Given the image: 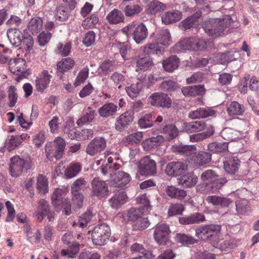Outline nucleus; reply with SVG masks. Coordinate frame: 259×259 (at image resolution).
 Here are the masks:
<instances>
[{"mask_svg": "<svg viewBox=\"0 0 259 259\" xmlns=\"http://www.w3.org/2000/svg\"><path fill=\"white\" fill-rule=\"evenodd\" d=\"M230 16L226 15L222 19H211L206 21L203 25L205 32L209 35L218 37L224 34L231 23Z\"/></svg>", "mask_w": 259, "mask_h": 259, "instance_id": "1", "label": "nucleus"}, {"mask_svg": "<svg viewBox=\"0 0 259 259\" xmlns=\"http://www.w3.org/2000/svg\"><path fill=\"white\" fill-rule=\"evenodd\" d=\"M9 171L12 177L17 178L21 175L23 170L30 169L32 166V160L29 157L25 158L15 156L11 158Z\"/></svg>", "mask_w": 259, "mask_h": 259, "instance_id": "2", "label": "nucleus"}, {"mask_svg": "<svg viewBox=\"0 0 259 259\" xmlns=\"http://www.w3.org/2000/svg\"><path fill=\"white\" fill-rule=\"evenodd\" d=\"M127 217L131 222L134 230H144L150 225L148 218L144 217L139 209L130 208L127 211Z\"/></svg>", "mask_w": 259, "mask_h": 259, "instance_id": "3", "label": "nucleus"}, {"mask_svg": "<svg viewBox=\"0 0 259 259\" xmlns=\"http://www.w3.org/2000/svg\"><path fill=\"white\" fill-rule=\"evenodd\" d=\"M110 234V229L107 224L103 223L96 226L92 233L93 243L97 245H105L109 240Z\"/></svg>", "mask_w": 259, "mask_h": 259, "instance_id": "4", "label": "nucleus"}, {"mask_svg": "<svg viewBox=\"0 0 259 259\" xmlns=\"http://www.w3.org/2000/svg\"><path fill=\"white\" fill-rule=\"evenodd\" d=\"M9 67L10 71L18 75L16 80L20 82L21 79L27 76L26 60L23 58H12L9 61Z\"/></svg>", "mask_w": 259, "mask_h": 259, "instance_id": "5", "label": "nucleus"}, {"mask_svg": "<svg viewBox=\"0 0 259 259\" xmlns=\"http://www.w3.org/2000/svg\"><path fill=\"white\" fill-rule=\"evenodd\" d=\"M148 101L151 106L163 109L170 108L172 103L168 95L162 92L152 93L148 97Z\"/></svg>", "mask_w": 259, "mask_h": 259, "instance_id": "6", "label": "nucleus"}, {"mask_svg": "<svg viewBox=\"0 0 259 259\" xmlns=\"http://www.w3.org/2000/svg\"><path fill=\"white\" fill-rule=\"evenodd\" d=\"M91 193L93 197L101 199L107 197L109 194L108 184L99 178H95L91 181Z\"/></svg>", "mask_w": 259, "mask_h": 259, "instance_id": "7", "label": "nucleus"}, {"mask_svg": "<svg viewBox=\"0 0 259 259\" xmlns=\"http://www.w3.org/2000/svg\"><path fill=\"white\" fill-rule=\"evenodd\" d=\"M139 171L142 176H154L157 172L156 163L150 156H146L139 161Z\"/></svg>", "mask_w": 259, "mask_h": 259, "instance_id": "8", "label": "nucleus"}, {"mask_svg": "<svg viewBox=\"0 0 259 259\" xmlns=\"http://www.w3.org/2000/svg\"><path fill=\"white\" fill-rule=\"evenodd\" d=\"M124 32L132 31V36L135 42L138 44H142L148 36V30L146 26L143 24L137 25H129L123 28Z\"/></svg>", "mask_w": 259, "mask_h": 259, "instance_id": "9", "label": "nucleus"}, {"mask_svg": "<svg viewBox=\"0 0 259 259\" xmlns=\"http://www.w3.org/2000/svg\"><path fill=\"white\" fill-rule=\"evenodd\" d=\"M169 233L170 230L167 225H157L154 228L153 233L154 240L160 245H166L169 240Z\"/></svg>", "mask_w": 259, "mask_h": 259, "instance_id": "10", "label": "nucleus"}, {"mask_svg": "<svg viewBox=\"0 0 259 259\" xmlns=\"http://www.w3.org/2000/svg\"><path fill=\"white\" fill-rule=\"evenodd\" d=\"M188 169V165L182 161H174L168 163L165 172L168 176L177 177L182 175Z\"/></svg>", "mask_w": 259, "mask_h": 259, "instance_id": "11", "label": "nucleus"}, {"mask_svg": "<svg viewBox=\"0 0 259 259\" xmlns=\"http://www.w3.org/2000/svg\"><path fill=\"white\" fill-rule=\"evenodd\" d=\"M104 163L101 167V171L104 176H109L110 177L119 168L120 165L117 163V159L115 155L105 158Z\"/></svg>", "mask_w": 259, "mask_h": 259, "instance_id": "12", "label": "nucleus"}, {"mask_svg": "<svg viewBox=\"0 0 259 259\" xmlns=\"http://www.w3.org/2000/svg\"><path fill=\"white\" fill-rule=\"evenodd\" d=\"M221 229L219 225L211 224L198 228L195 230L196 235L199 238L206 240L219 233Z\"/></svg>", "mask_w": 259, "mask_h": 259, "instance_id": "13", "label": "nucleus"}, {"mask_svg": "<svg viewBox=\"0 0 259 259\" xmlns=\"http://www.w3.org/2000/svg\"><path fill=\"white\" fill-rule=\"evenodd\" d=\"M106 147V141L103 137H96L92 140L86 148V152L94 156L103 151Z\"/></svg>", "mask_w": 259, "mask_h": 259, "instance_id": "14", "label": "nucleus"}, {"mask_svg": "<svg viewBox=\"0 0 259 259\" xmlns=\"http://www.w3.org/2000/svg\"><path fill=\"white\" fill-rule=\"evenodd\" d=\"M134 118V113L128 111L121 114L116 118L115 123V128L117 131H122L127 128L132 123Z\"/></svg>", "mask_w": 259, "mask_h": 259, "instance_id": "15", "label": "nucleus"}, {"mask_svg": "<svg viewBox=\"0 0 259 259\" xmlns=\"http://www.w3.org/2000/svg\"><path fill=\"white\" fill-rule=\"evenodd\" d=\"M113 186L115 187L122 188L126 185L131 181V177L128 173L122 171H115L110 177Z\"/></svg>", "mask_w": 259, "mask_h": 259, "instance_id": "16", "label": "nucleus"}, {"mask_svg": "<svg viewBox=\"0 0 259 259\" xmlns=\"http://www.w3.org/2000/svg\"><path fill=\"white\" fill-rule=\"evenodd\" d=\"M7 36L10 44L14 48L19 47L22 44L23 38L22 32L16 28H10L8 29Z\"/></svg>", "mask_w": 259, "mask_h": 259, "instance_id": "17", "label": "nucleus"}, {"mask_svg": "<svg viewBox=\"0 0 259 259\" xmlns=\"http://www.w3.org/2000/svg\"><path fill=\"white\" fill-rule=\"evenodd\" d=\"M206 202L215 207H226L233 203V201L227 197L217 195L208 196L206 198Z\"/></svg>", "mask_w": 259, "mask_h": 259, "instance_id": "18", "label": "nucleus"}, {"mask_svg": "<svg viewBox=\"0 0 259 259\" xmlns=\"http://www.w3.org/2000/svg\"><path fill=\"white\" fill-rule=\"evenodd\" d=\"M182 17V12L174 10L168 11L163 13L161 15L162 22L165 24H170L180 21Z\"/></svg>", "mask_w": 259, "mask_h": 259, "instance_id": "19", "label": "nucleus"}, {"mask_svg": "<svg viewBox=\"0 0 259 259\" xmlns=\"http://www.w3.org/2000/svg\"><path fill=\"white\" fill-rule=\"evenodd\" d=\"M126 195L122 189L115 192L114 195L109 200L110 206L115 209L121 207L126 201Z\"/></svg>", "mask_w": 259, "mask_h": 259, "instance_id": "20", "label": "nucleus"}, {"mask_svg": "<svg viewBox=\"0 0 259 259\" xmlns=\"http://www.w3.org/2000/svg\"><path fill=\"white\" fill-rule=\"evenodd\" d=\"M177 181L179 185L183 187L191 188L196 184L198 178L193 172H191L181 176Z\"/></svg>", "mask_w": 259, "mask_h": 259, "instance_id": "21", "label": "nucleus"}, {"mask_svg": "<svg viewBox=\"0 0 259 259\" xmlns=\"http://www.w3.org/2000/svg\"><path fill=\"white\" fill-rule=\"evenodd\" d=\"M49 84V72L47 70H43L36 77L35 81L36 90L42 93L47 88Z\"/></svg>", "mask_w": 259, "mask_h": 259, "instance_id": "22", "label": "nucleus"}, {"mask_svg": "<svg viewBox=\"0 0 259 259\" xmlns=\"http://www.w3.org/2000/svg\"><path fill=\"white\" fill-rule=\"evenodd\" d=\"M117 111V106L113 103L104 104L98 110L99 115L103 118H108L114 115Z\"/></svg>", "mask_w": 259, "mask_h": 259, "instance_id": "23", "label": "nucleus"}, {"mask_svg": "<svg viewBox=\"0 0 259 259\" xmlns=\"http://www.w3.org/2000/svg\"><path fill=\"white\" fill-rule=\"evenodd\" d=\"M215 113V111L210 108H202L190 111L188 114V117L192 119L204 118L213 116Z\"/></svg>", "mask_w": 259, "mask_h": 259, "instance_id": "24", "label": "nucleus"}, {"mask_svg": "<svg viewBox=\"0 0 259 259\" xmlns=\"http://www.w3.org/2000/svg\"><path fill=\"white\" fill-rule=\"evenodd\" d=\"M223 163L225 171L231 174L236 172L240 165L239 160L233 157L227 158Z\"/></svg>", "mask_w": 259, "mask_h": 259, "instance_id": "25", "label": "nucleus"}, {"mask_svg": "<svg viewBox=\"0 0 259 259\" xmlns=\"http://www.w3.org/2000/svg\"><path fill=\"white\" fill-rule=\"evenodd\" d=\"M205 221L204 215L200 213H194L187 217L179 218V222L182 225H190Z\"/></svg>", "mask_w": 259, "mask_h": 259, "instance_id": "26", "label": "nucleus"}, {"mask_svg": "<svg viewBox=\"0 0 259 259\" xmlns=\"http://www.w3.org/2000/svg\"><path fill=\"white\" fill-rule=\"evenodd\" d=\"M211 160V155L207 152H194L193 155L194 162L198 166L208 163Z\"/></svg>", "mask_w": 259, "mask_h": 259, "instance_id": "27", "label": "nucleus"}, {"mask_svg": "<svg viewBox=\"0 0 259 259\" xmlns=\"http://www.w3.org/2000/svg\"><path fill=\"white\" fill-rule=\"evenodd\" d=\"M167 6L162 3L154 0L150 3L146 9V12L148 14L155 15L161 11L166 10Z\"/></svg>", "mask_w": 259, "mask_h": 259, "instance_id": "28", "label": "nucleus"}, {"mask_svg": "<svg viewBox=\"0 0 259 259\" xmlns=\"http://www.w3.org/2000/svg\"><path fill=\"white\" fill-rule=\"evenodd\" d=\"M202 12L197 11L195 14L188 17L185 20L181 22L180 27L183 30L190 29L197 24V20L201 16Z\"/></svg>", "mask_w": 259, "mask_h": 259, "instance_id": "29", "label": "nucleus"}, {"mask_svg": "<svg viewBox=\"0 0 259 259\" xmlns=\"http://www.w3.org/2000/svg\"><path fill=\"white\" fill-rule=\"evenodd\" d=\"M206 127L205 122L196 121L185 123V130L188 133H197L201 132Z\"/></svg>", "mask_w": 259, "mask_h": 259, "instance_id": "30", "label": "nucleus"}, {"mask_svg": "<svg viewBox=\"0 0 259 259\" xmlns=\"http://www.w3.org/2000/svg\"><path fill=\"white\" fill-rule=\"evenodd\" d=\"M173 150L178 154L186 156H190L193 155L196 150L195 145H176L173 147Z\"/></svg>", "mask_w": 259, "mask_h": 259, "instance_id": "31", "label": "nucleus"}, {"mask_svg": "<svg viewBox=\"0 0 259 259\" xmlns=\"http://www.w3.org/2000/svg\"><path fill=\"white\" fill-rule=\"evenodd\" d=\"M52 145L56 149V153L53 156L57 160L61 159L64 154L66 146L64 140L61 137H58L54 140Z\"/></svg>", "mask_w": 259, "mask_h": 259, "instance_id": "32", "label": "nucleus"}, {"mask_svg": "<svg viewBox=\"0 0 259 259\" xmlns=\"http://www.w3.org/2000/svg\"><path fill=\"white\" fill-rule=\"evenodd\" d=\"M179 64V59L176 56H171L163 61L162 66L166 71L172 72L178 68Z\"/></svg>", "mask_w": 259, "mask_h": 259, "instance_id": "33", "label": "nucleus"}, {"mask_svg": "<svg viewBox=\"0 0 259 259\" xmlns=\"http://www.w3.org/2000/svg\"><path fill=\"white\" fill-rule=\"evenodd\" d=\"M166 194L171 198H176L181 200L184 198L187 195L186 191L180 189L173 186H168L165 190Z\"/></svg>", "mask_w": 259, "mask_h": 259, "instance_id": "34", "label": "nucleus"}, {"mask_svg": "<svg viewBox=\"0 0 259 259\" xmlns=\"http://www.w3.org/2000/svg\"><path fill=\"white\" fill-rule=\"evenodd\" d=\"M81 165L78 162H72L64 171V176L67 179H72L76 177L81 170Z\"/></svg>", "mask_w": 259, "mask_h": 259, "instance_id": "35", "label": "nucleus"}, {"mask_svg": "<svg viewBox=\"0 0 259 259\" xmlns=\"http://www.w3.org/2000/svg\"><path fill=\"white\" fill-rule=\"evenodd\" d=\"M134 63L138 69L145 70L153 65V61L149 57H136L134 59Z\"/></svg>", "mask_w": 259, "mask_h": 259, "instance_id": "36", "label": "nucleus"}, {"mask_svg": "<svg viewBox=\"0 0 259 259\" xmlns=\"http://www.w3.org/2000/svg\"><path fill=\"white\" fill-rule=\"evenodd\" d=\"M48 208L49 205L47 200L41 199L39 201V208L36 214L37 220L39 222H41L46 216L49 218Z\"/></svg>", "mask_w": 259, "mask_h": 259, "instance_id": "37", "label": "nucleus"}, {"mask_svg": "<svg viewBox=\"0 0 259 259\" xmlns=\"http://www.w3.org/2000/svg\"><path fill=\"white\" fill-rule=\"evenodd\" d=\"M227 111L229 115H241L243 114L245 108L243 105L233 101L227 107Z\"/></svg>", "mask_w": 259, "mask_h": 259, "instance_id": "38", "label": "nucleus"}, {"mask_svg": "<svg viewBox=\"0 0 259 259\" xmlns=\"http://www.w3.org/2000/svg\"><path fill=\"white\" fill-rule=\"evenodd\" d=\"M228 143L213 142L208 145V150L215 153H224L228 151Z\"/></svg>", "mask_w": 259, "mask_h": 259, "instance_id": "39", "label": "nucleus"}, {"mask_svg": "<svg viewBox=\"0 0 259 259\" xmlns=\"http://www.w3.org/2000/svg\"><path fill=\"white\" fill-rule=\"evenodd\" d=\"M181 92L185 96H196L202 93L203 88L200 85L188 86L182 88Z\"/></svg>", "mask_w": 259, "mask_h": 259, "instance_id": "40", "label": "nucleus"}, {"mask_svg": "<svg viewBox=\"0 0 259 259\" xmlns=\"http://www.w3.org/2000/svg\"><path fill=\"white\" fill-rule=\"evenodd\" d=\"M107 19L110 24H117L122 22L124 17L121 11L114 9L107 16Z\"/></svg>", "mask_w": 259, "mask_h": 259, "instance_id": "41", "label": "nucleus"}, {"mask_svg": "<svg viewBox=\"0 0 259 259\" xmlns=\"http://www.w3.org/2000/svg\"><path fill=\"white\" fill-rule=\"evenodd\" d=\"M115 69L116 64L114 61L105 60L100 65L99 73L101 75H106Z\"/></svg>", "mask_w": 259, "mask_h": 259, "instance_id": "42", "label": "nucleus"}, {"mask_svg": "<svg viewBox=\"0 0 259 259\" xmlns=\"http://www.w3.org/2000/svg\"><path fill=\"white\" fill-rule=\"evenodd\" d=\"M155 37L157 42L163 45H168L171 41L170 34L167 29L160 30Z\"/></svg>", "mask_w": 259, "mask_h": 259, "instance_id": "43", "label": "nucleus"}, {"mask_svg": "<svg viewBox=\"0 0 259 259\" xmlns=\"http://www.w3.org/2000/svg\"><path fill=\"white\" fill-rule=\"evenodd\" d=\"M221 135L224 139L232 141L239 138V133L231 128L226 127L221 132Z\"/></svg>", "mask_w": 259, "mask_h": 259, "instance_id": "44", "label": "nucleus"}, {"mask_svg": "<svg viewBox=\"0 0 259 259\" xmlns=\"http://www.w3.org/2000/svg\"><path fill=\"white\" fill-rule=\"evenodd\" d=\"M88 187V181L83 178H79L75 180L71 185V192H80Z\"/></svg>", "mask_w": 259, "mask_h": 259, "instance_id": "45", "label": "nucleus"}, {"mask_svg": "<svg viewBox=\"0 0 259 259\" xmlns=\"http://www.w3.org/2000/svg\"><path fill=\"white\" fill-rule=\"evenodd\" d=\"M42 24V20L40 18H32L28 24V30L32 34L37 33L41 29Z\"/></svg>", "mask_w": 259, "mask_h": 259, "instance_id": "46", "label": "nucleus"}, {"mask_svg": "<svg viewBox=\"0 0 259 259\" xmlns=\"http://www.w3.org/2000/svg\"><path fill=\"white\" fill-rule=\"evenodd\" d=\"M37 190L39 193L45 194L48 192V179L46 176L39 175L37 178Z\"/></svg>", "mask_w": 259, "mask_h": 259, "instance_id": "47", "label": "nucleus"}, {"mask_svg": "<svg viewBox=\"0 0 259 259\" xmlns=\"http://www.w3.org/2000/svg\"><path fill=\"white\" fill-rule=\"evenodd\" d=\"M63 191L61 189H57L53 193L52 197V204L55 206L57 211L60 209L61 204L63 203L64 199L63 198Z\"/></svg>", "mask_w": 259, "mask_h": 259, "instance_id": "48", "label": "nucleus"}, {"mask_svg": "<svg viewBox=\"0 0 259 259\" xmlns=\"http://www.w3.org/2000/svg\"><path fill=\"white\" fill-rule=\"evenodd\" d=\"M74 64V61L70 58L62 59L57 64L58 71L61 73L66 72L70 69Z\"/></svg>", "mask_w": 259, "mask_h": 259, "instance_id": "49", "label": "nucleus"}, {"mask_svg": "<svg viewBox=\"0 0 259 259\" xmlns=\"http://www.w3.org/2000/svg\"><path fill=\"white\" fill-rule=\"evenodd\" d=\"M142 83L140 82H138L136 83H133L131 86L125 88V90L127 94L131 98L137 97L142 89Z\"/></svg>", "mask_w": 259, "mask_h": 259, "instance_id": "50", "label": "nucleus"}, {"mask_svg": "<svg viewBox=\"0 0 259 259\" xmlns=\"http://www.w3.org/2000/svg\"><path fill=\"white\" fill-rule=\"evenodd\" d=\"M155 117L152 113H147L139 119L138 124L141 128H147L153 126Z\"/></svg>", "mask_w": 259, "mask_h": 259, "instance_id": "51", "label": "nucleus"}, {"mask_svg": "<svg viewBox=\"0 0 259 259\" xmlns=\"http://www.w3.org/2000/svg\"><path fill=\"white\" fill-rule=\"evenodd\" d=\"M21 143L20 137L13 135L7 139L5 145L8 151H11L18 147Z\"/></svg>", "mask_w": 259, "mask_h": 259, "instance_id": "52", "label": "nucleus"}, {"mask_svg": "<svg viewBox=\"0 0 259 259\" xmlns=\"http://www.w3.org/2000/svg\"><path fill=\"white\" fill-rule=\"evenodd\" d=\"M79 243L73 242L67 250H62L61 253L68 258H74L79 251Z\"/></svg>", "mask_w": 259, "mask_h": 259, "instance_id": "53", "label": "nucleus"}, {"mask_svg": "<svg viewBox=\"0 0 259 259\" xmlns=\"http://www.w3.org/2000/svg\"><path fill=\"white\" fill-rule=\"evenodd\" d=\"M88 111L78 119L76 122L78 125H82L84 124L92 122L94 118L95 115V111L91 109L90 107L88 108Z\"/></svg>", "mask_w": 259, "mask_h": 259, "instance_id": "54", "label": "nucleus"}, {"mask_svg": "<svg viewBox=\"0 0 259 259\" xmlns=\"http://www.w3.org/2000/svg\"><path fill=\"white\" fill-rule=\"evenodd\" d=\"M175 240L184 245L193 244L196 242V240L192 236L182 233H177L175 237Z\"/></svg>", "mask_w": 259, "mask_h": 259, "instance_id": "55", "label": "nucleus"}, {"mask_svg": "<svg viewBox=\"0 0 259 259\" xmlns=\"http://www.w3.org/2000/svg\"><path fill=\"white\" fill-rule=\"evenodd\" d=\"M12 50L0 44V63H9L12 59Z\"/></svg>", "mask_w": 259, "mask_h": 259, "instance_id": "56", "label": "nucleus"}, {"mask_svg": "<svg viewBox=\"0 0 259 259\" xmlns=\"http://www.w3.org/2000/svg\"><path fill=\"white\" fill-rule=\"evenodd\" d=\"M226 182L225 178H221L213 180L210 183L207 184L206 186L211 192L214 193L218 191Z\"/></svg>", "mask_w": 259, "mask_h": 259, "instance_id": "57", "label": "nucleus"}, {"mask_svg": "<svg viewBox=\"0 0 259 259\" xmlns=\"http://www.w3.org/2000/svg\"><path fill=\"white\" fill-rule=\"evenodd\" d=\"M143 138V134L142 132H138L131 134L125 136L123 139V141L124 143H134L138 144L141 142Z\"/></svg>", "mask_w": 259, "mask_h": 259, "instance_id": "58", "label": "nucleus"}, {"mask_svg": "<svg viewBox=\"0 0 259 259\" xmlns=\"http://www.w3.org/2000/svg\"><path fill=\"white\" fill-rule=\"evenodd\" d=\"M180 46L183 50H195L196 49L195 38L189 37L185 38L180 42Z\"/></svg>", "mask_w": 259, "mask_h": 259, "instance_id": "59", "label": "nucleus"}, {"mask_svg": "<svg viewBox=\"0 0 259 259\" xmlns=\"http://www.w3.org/2000/svg\"><path fill=\"white\" fill-rule=\"evenodd\" d=\"M92 218L93 213L91 210H89L79 217L78 223H75V225L83 228L87 226Z\"/></svg>", "mask_w": 259, "mask_h": 259, "instance_id": "60", "label": "nucleus"}, {"mask_svg": "<svg viewBox=\"0 0 259 259\" xmlns=\"http://www.w3.org/2000/svg\"><path fill=\"white\" fill-rule=\"evenodd\" d=\"M163 133L168 137V139H173L176 138L179 133V131L174 124H168L163 128Z\"/></svg>", "mask_w": 259, "mask_h": 259, "instance_id": "61", "label": "nucleus"}, {"mask_svg": "<svg viewBox=\"0 0 259 259\" xmlns=\"http://www.w3.org/2000/svg\"><path fill=\"white\" fill-rule=\"evenodd\" d=\"M89 69L88 67L83 68L79 71L74 83L75 87L80 85L84 82L89 76Z\"/></svg>", "mask_w": 259, "mask_h": 259, "instance_id": "62", "label": "nucleus"}, {"mask_svg": "<svg viewBox=\"0 0 259 259\" xmlns=\"http://www.w3.org/2000/svg\"><path fill=\"white\" fill-rule=\"evenodd\" d=\"M69 15V12L63 6H59L56 9L55 16L56 20L60 22L66 21Z\"/></svg>", "mask_w": 259, "mask_h": 259, "instance_id": "63", "label": "nucleus"}, {"mask_svg": "<svg viewBox=\"0 0 259 259\" xmlns=\"http://www.w3.org/2000/svg\"><path fill=\"white\" fill-rule=\"evenodd\" d=\"M205 78V73L202 72H197L193 74L190 77H188L186 81L189 84L199 83L204 80Z\"/></svg>", "mask_w": 259, "mask_h": 259, "instance_id": "64", "label": "nucleus"}]
</instances>
